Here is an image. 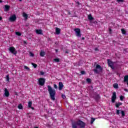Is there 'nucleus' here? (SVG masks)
Masks as SVG:
<instances>
[{
    "label": "nucleus",
    "instance_id": "nucleus-23",
    "mask_svg": "<svg viewBox=\"0 0 128 128\" xmlns=\"http://www.w3.org/2000/svg\"><path fill=\"white\" fill-rule=\"evenodd\" d=\"M32 102H28V108H32Z\"/></svg>",
    "mask_w": 128,
    "mask_h": 128
},
{
    "label": "nucleus",
    "instance_id": "nucleus-6",
    "mask_svg": "<svg viewBox=\"0 0 128 128\" xmlns=\"http://www.w3.org/2000/svg\"><path fill=\"white\" fill-rule=\"evenodd\" d=\"M38 82L40 86H44L46 82V78H40L38 80Z\"/></svg>",
    "mask_w": 128,
    "mask_h": 128
},
{
    "label": "nucleus",
    "instance_id": "nucleus-38",
    "mask_svg": "<svg viewBox=\"0 0 128 128\" xmlns=\"http://www.w3.org/2000/svg\"><path fill=\"white\" fill-rule=\"evenodd\" d=\"M54 88H56V89L58 88V86H56V84H54Z\"/></svg>",
    "mask_w": 128,
    "mask_h": 128
},
{
    "label": "nucleus",
    "instance_id": "nucleus-8",
    "mask_svg": "<svg viewBox=\"0 0 128 128\" xmlns=\"http://www.w3.org/2000/svg\"><path fill=\"white\" fill-rule=\"evenodd\" d=\"M120 114H122V118H124V116H126V113H124V111L122 110H116V114L120 115Z\"/></svg>",
    "mask_w": 128,
    "mask_h": 128
},
{
    "label": "nucleus",
    "instance_id": "nucleus-19",
    "mask_svg": "<svg viewBox=\"0 0 128 128\" xmlns=\"http://www.w3.org/2000/svg\"><path fill=\"white\" fill-rule=\"evenodd\" d=\"M88 19H89L90 20H94V18L92 16V14L88 15Z\"/></svg>",
    "mask_w": 128,
    "mask_h": 128
},
{
    "label": "nucleus",
    "instance_id": "nucleus-7",
    "mask_svg": "<svg viewBox=\"0 0 128 128\" xmlns=\"http://www.w3.org/2000/svg\"><path fill=\"white\" fill-rule=\"evenodd\" d=\"M108 64L109 66L112 68V70H114V62H112L110 60H108Z\"/></svg>",
    "mask_w": 128,
    "mask_h": 128
},
{
    "label": "nucleus",
    "instance_id": "nucleus-41",
    "mask_svg": "<svg viewBox=\"0 0 128 128\" xmlns=\"http://www.w3.org/2000/svg\"><path fill=\"white\" fill-rule=\"evenodd\" d=\"M124 90L125 91V92H128V89H124Z\"/></svg>",
    "mask_w": 128,
    "mask_h": 128
},
{
    "label": "nucleus",
    "instance_id": "nucleus-10",
    "mask_svg": "<svg viewBox=\"0 0 128 128\" xmlns=\"http://www.w3.org/2000/svg\"><path fill=\"white\" fill-rule=\"evenodd\" d=\"M72 128H78V121L76 122H72Z\"/></svg>",
    "mask_w": 128,
    "mask_h": 128
},
{
    "label": "nucleus",
    "instance_id": "nucleus-12",
    "mask_svg": "<svg viewBox=\"0 0 128 128\" xmlns=\"http://www.w3.org/2000/svg\"><path fill=\"white\" fill-rule=\"evenodd\" d=\"M4 94L6 98L10 96V92L8 90V89L5 88Z\"/></svg>",
    "mask_w": 128,
    "mask_h": 128
},
{
    "label": "nucleus",
    "instance_id": "nucleus-30",
    "mask_svg": "<svg viewBox=\"0 0 128 128\" xmlns=\"http://www.w3.org/2000/svg\"><path fill=\"white\" fill-rule=\"evenodd\" d=\"M124 96H120V100H122V101L124 100Z\"/></svg>",
    "mask_w": 128,
    "mask_h": 128
},
{
    "label": "nucleus",
    "instance_id": "nucleus-26",
    "mask_svg": "<svg viewBox=\"0 0 128 128\" xmlns=\"http://www.w3.org/2000/svg\"><path fill=\"white\" fill-rule=\"evenodd\" d=\"M18 108H19V110H22V104H20L18 106Z\"/></svg>",
    "mask_w": 128,
    "mask_h": 128
},
{
    "label": "nucleus",
    "instance_id": "nucleus-43",
    "mask_svg": "<svg viewBox=\"0 0 128 128\" xmlns=\"http://www.w3.org/2000/svg\"><path fill=\"white\" fill-rule=\"evenodd\" d=\"M109 30H110V32H112V29L110 28Z\"/></svg>",
    "mask_w": 128,
    "mask_h": 128
},
{
    "label": "nucleus",
    "instance_id": "nucleus-3",
    "mask_svg": "<svg viewBox=\"0 0 128 128\" xmlns=\"http://www.w3.org/2000/svg\"><path fill=\"white\" fill-rule=\"evenodd\" d=\"M74 31L75 32L76 36H78V38H80L82 36L80 28H76L74 29Z\"/></svg>",
    "mask_w": 128,
    "mask_h": 128
},
{
    "label": "nucleus",
    "instance_id": "nucleus-4",
    "mask_svg": "<svg viewBox=\"0 0 128 128\" xmlns=\"http://www.w3.org/2000/svg\"><path fill=\"white\" fill-rule=\"evenodd\" d=\"M78 123V128H84L86 127V124L84 122H82V121L79 120L78 121H77Z\"/></svg>",
    "mask_w": 128,
    "mask_h": 128
},
{
    "label": "nucleus",
    "instance_id": "nucleus-2",
    "mask_svg": "<svg viewBox=\"0 0 128 128\" xmlns=\"http://www.w3.org/2000/svg\"><path fill=\"white\" fill-rule=\"evenodd\" d=\"M93 72L95 74H98L99 72H102V68L99 64H96V68L93 70Z\"/></svg>",
    "mask_w": 128,
    "mask_h": 128
},
{
    "label": "nucleus",
    "instance_id": "nucleus-32",
    "mask_svg": "<svg viewBox=\"0 0 128 128\" xmlns=\"http://www.w3.org/2000/svg\"><path fill=\"white\" fill-rule=\"evenodd\" d=\"M24 68H25V70H30V68L26 66H24Z\"/></svg>",
    "mask_w": 128,
    "mask_h": 128
},
{
    "label": "nucleus",
    "instance_id": "nucleus-36",
    "mask_svg": "<svg viewBox=\"0 0 128 128\" xmlns=\"http://www.w3.org/2000/svg\"><path fill=\"white\" fill-rule=\"evenodd\" d=\"M30 56H34V54H32V52H30Z\"/></svg>",
    "mask_w": 128,
    "mask_h": 128
},
{
    "label": "nucleus",
    "instance_id": "nucleus-33",
    "mask_svg": "<svg viewBox=\"0 0 128 128\" xmlns=\"http://www.w3.org/2000/svg\"><path fill=\"white\" fill-rule=\"evenodd\" d=\"M81 74H86V72L82 70L80 72Z\"/></svg>",
    "mask_w": 128,
    "mask_h": 128
},
{
    "label": "nucleus",
    "instance_id": "nucleus-42",
    "mask_svg": "<svg viewBox=\"0 0 128 128\" xmlns=\"http://www.w3.org/2000/svg\"><path fill=\"white\" fill-rule=\"evenodd\" d=\"M2 20V18L1 16H0V20Z\"/></svg>",
    "mask_w": 128,
    "mask_h": 128
},
{
    "label": "nucleus",
    "instance_id": "nucleus-25",
    "mask_svg": "<svg viewBox=\"0 0 128 128\" xmlns=\"http://www.w3.org/2000/svg\"><path fill=\"white\" fill-rule=\"evenodd\" d=\"M16 36H22V34L20 32H16Z\"/></svg>",
    "mask_w": 128,
    "mask_h": 128
},
{
    "label": "nucleus",
    "instance_id": "nucleus-48",
    "mask_svg": "<svg viewBox=\"0 0 128 128\" xmlns=\"http://www.w3.org/2000/svg\"><path fill=\"white\" fill-rule=\"evenodd\" d=\"M56 52H58V50H56Z\"/></svg>",
    "mask_w": 128,
    "mask_h": 128
},
{
    "label": "nucleus",
    "instance_id": "nucleus-5",
    "mask_svg": "<svg viewBox=\"0 0 128 128\" xmlns=\"http://www.w3.org/2000/svg\"><path fill=\"white\" fill-rule=\"evenodd\" d=\"M8 50H10V52L12 53L13 54H17V52L16 50V48H14V47H10L8 48Z\"/></svg>",
    "mask_w": 128,
    "mask_h": 128
},
{
    "label": "nucleus",
    "instance_id": "nucleus-40",
    "mask_svg": "<svg viewBox=\"0 0 128 128\" xmlns=\"http://www.w3.org/2000/svg\"><path fill=\"white\" fill-rule=\"evenodd\" d=\"M118 2H122V0H117Z\"/></svg>",
    "mask_w": 128,
    "mask_h": 128
},
{
    "label": "nucleus",
    "instance_id": "nucleus-34",
    "mask_svg": "<svg viewBox=\"0 0 128 128\" xmlns=\"http://www.w3.org/2000/svg\"><path fill=\"white\" fill-rule=\"evenodd\" d=\"M86 82H90V78H86Z\"/></svg>",
    "mask_w": 128,
    "mask_h": 128
},
{
    "label": "nucleus",
    "instance_id": "nucleus-16",
    "mask_svg": "<svg viewBox=\"0 0 128 128\" xmlns=\"http://www.w3.org/2000/svg\"><path fill=\"white\" fill-rule=\"evenodd\" d=\"M36 34H42V30H36Z\"/></svg>",
    "mask_w": 128,
    "mask_h": 128
},
{
    "label": "nucleus",
    "instance_id": "nucleus-1",
    "mask_svg": "<svg viewBox=\"0 0 128 128\" xmlns=\"http://www.w3.org/2000/svg\"><path fill=\"white\" fill-rule=\"evenodd\" d=\"M48 92L50 96V98L52 100H56V90L52 89V86H48Z\"/></svg>",
    "mask_w": 128,
    "mask_h": 128
},
{
    "label": "nucleus",
    "instance_id": "nucleus-45",
    "mask_svg": "<svg viewBox=\"0 0 128 128\" xmlns=\"http://www.w3.org/2000/svg\"><path fill=\"white\" fill-rule=\"evenodd\" d=\"M0 2H2V0H0Z\"/></svg>",
    "mask_w": 128,
    "mask_h": 128
},
{
    "label": "nucleus",
    "instance_id": "nucleus-15",
    "mask_svg": "<svg viewBox=\"0 0 128 128\" xmlns=\"http://www.w3.org/2000/svg\"><path fill=\"white\" fill-rule=\"evenodd\" d=\"M56 34H60V29L56 28Z\"/></svg>",
    "mask_w": 128,
    "mask_h": 128
},
{
    "label": "nucleus",
    "instance_id": "nucleus-46",
    "mask_svg": "<svg viewBox=\"0 0 128 128\" xmlns=\"http://www.w3.org/2000/svg\"><path fill=\"white\" fill-rule=\"evenodd\" d=\"M82 40H84V38H82Z\"/></svg>",
    "mask_w": 128,
    "mask_h": 128
},
{
    "label": "nucleus",
    "instance_id": "nucleus-14",
    "mask_svg": "<svg viewBox=\"0 0 128 128\" xmlns=\"http://www.w3.org/2000/svg\"><path fill=\"white\" fill-rule=\"evenodd\" d=\"M10 10V6L8 5H5L4 12H8Z\"/></svg>",
    "mask_w": 128,
    "mask_h": 128
},
{
    "label": "nucleus",
    "instance_id": "nucleus-37",
    "mask_svg": "<svg viewBox=\"0 0 128 128\" xmlns=\"http://www.w3.org/2000/svg\"><path fill=\"white\" fill-rule=\"evenodd\" d=\"M40 74H41L42 76L44 74V72H40Z\"/></svg>",
    "mask_w": 128,
    "mask_h": 128
},
{
    "label": "nucleus",
    "instance_id": "nucleus-28",
    "mask_svg": "<svg viewBox=\"0 0 128 128\" xmlns=\"http://www.w3.org/2000/svg\"><path fill=\"white\" fill-rule=\"evenodd\" d=\"M96 120V118H92V120L90 122V124H94V122Z\"/></svg>",
    "mask_w": 128,
    "mask_h": 128
},
{
    "label": "nucleus",
    "instance_id": "nucleus-35",
    "mask_svg": "<svg viewBox=\"0 0 128 128\" xmlns=\"http://www.w3.org/2000/svg\"><path fill=\"white\" fill-rule=\"evenodd\" d=\"M62 98L64 100L66 98V96L64 94H62Z\"/></svg>",
    "mask_w": 128,
    "mask_h": 128
},
{
    "label": "nucleus",
    "instance_id": "nucleus-27",
    "mask_svg": "<svg viewBox=\"0 0 128 128\" xmlns=\"http://www.w3.org/2000/svg\"><path fill=\"white\" fill-rule=\"evenodd\" d=\"M32 64L34 66V68H36L38 66V65L36 64L32 63Z\"/></svg>",
    "mask_w": 128,
    "mask_h": 128
},
{
    "label": "nucleus",
    "instance_id": "nucleus-11",
    "mask_svg": "<svg viewBox=\"0 0 128 128\" xmlns=\"http://www.w3.org/2000/svg\"><path fill=\"white\" fill-rule=\"evenodd\" d=\"M16 20V15L12 16L9 18V20H10V22H14Z\"/></svg>",
    "mask_w": 128,
    "mask_h": 128
},
{
    "label": "nucleus",
    "instance_id": "nucleus-9",
    "mask_svg": "<svg viewBox=\"0 0 128 128\" xmlns=\"http://www.w3.org/2000/svg\"><path fill=\"white\" fill-rule=\"evenodd\" d=\"M116 92H114L112 97V102L113 103L114 102H116Z\"/></svg>",
    "mask_w": 128,
    "mask_h": 128
},
{
    "label": "nucleus",
    "instance_id": "nucleus-13",
    "mask_svg": "<svg viewBox=\"0 0 128 128\" xmlns=\"http://www.w3.org/2000/svg\"><path fill=\"white\" fill-rule=\"evenodd\" d=\"M62 88H64V84H62V82H60L58 84V90H62Z\"/></svg>",
    "mask_w": 128,
    "mask_h": 128
},
{
    "label": "nucleus",
    "instance_id": "nucleus-22",
    "mask_svg": "<svg viewBox=\"0 0 128 128\" xmlns=\"http://www.w3.org/2000/svg\"><path fill=\"white\" fill-rule=\"evenodd\" d=\"M124 82H128V76H125L124 77Z\"/></svg>",
    "mask_w": 128,
    "mask_h": 128
},
{
    "label": "nucleus",
    "instance_id": "nucleus-29",
    "mask_svg": "<svg viewBox=\"0 0 128 128\" xmlns=\"http://www.w3.org/2000/svg\"><path fill=\"white\" fill-rule=\"evenodd\" d=\"M54 62H60V58H54Z\"/></svg>",
    "mask_w": 128,
    "mask_h": 128
},
{
    "label": "nucleus",
    "instance_id": "nucleus-20",
    "mask_svg": "<svg viewBox=\"0 0 128 128\" xmlns=\"http://www.w3.org/2000/svg\"><path fill=\"white\" fill-rule=\"evenodd\" d=\"M23 16L26 18V20H28V15L26 12H23Z\"/></svg>",
    "mask_w": 128,
    "mask_h": 128
},
{
    "label": "nucleus",
    "instance_id": "nucleus-31",
    "mask_svg": "<svg viewBox=\"0 0 128 128\" xmlns=\"http://www.w3.org/2000/svg\"><path fill=\"white\" fill-rule=\"evenodd\" d=\"M6 80L7 82H10V76L9 75L6 76Z\"/></svg>",
    "mask_w": 128,
    "mask_h": 128
},
{
    "label": "nucleus",
    "instance_id": "nucleus-21",
    "mask_svg": "<svg viewBox=\"0 0 128 128\" xmlns=\"http://www.w3.org/2000/svg\"><path fill=\"white\" fill-rule=\"evenodd\" d=\"M113 86L114 88H118V84L116 83L114 84Z\"/></svg>",
    "mask_w": 128,
    "mask_h": 128
},
{
    "label": "nucleus",
    "instance_id": "nucleus-17",
    "mask_svg": "<svg viewBox=\"0 0 128 128\" xmlns=\"http://www.w3.org/2000/svg\"><path fill=\"white\" fill-rule=\"evenodd\" d=\"M44 56H46V52L42 51L40 52V56L44 57Z\"/></svg>",
    "mask_w": 128,
    "mask_h": 128
},
{
    "label": "nucleus",
    "instance_id": "nucleus-39",
    "mask_svg": "<svg viewBox=\"0 0 128 128\" xmlns=\"http://www.w3.org/2000/svg\"><path fill=\"white\" fill-rule=\"evenodd\" d=\"M94 50H96V51L98 50V48H94Z\"/></svg>",
    "mask_w": 128,
    "mask_h": 128
},
{
    "label": "nucleus",
    "instance_id": "nucleus-44",
    "mask_svg": "<svg viewBox=\"0 0 128 128\" xmlns=\"http://www.w3.org/2000/svg\"><path fill=\"white\" fill-rule=\"evenodd\" d=\"M30 108H32V110H34V108L33 107H31Z\"/></svg>",
    "mask_w": 128,
    "mask_h": 128
},
{
    "label": "nucleus",
    "instance_id": "nucleus-18",
    "mask_svg": "<svg viewBox=\"0 0 128 128\" xmlns=\"http://www.w3.org/2000/svg\"><path fill=\"white\" fill-rule=\"evenodd\" d=\"M122 104L120 102H119L118 103H116V108H119L120 106H122Z\"/></svg>",
    "mask_w": 128,
    "mask_h": 128
},
{
    "label": "nucleus",
    "instance_id": "nucleus-47",
    "mask_svg": "<svg viewBox=\"0 0 128 128\" xmlns=\"http://www.w3.org/2000/svg\"><path fill=\"white\" fill-rule=\"evenodd\" d=\"M19 0V2H22V0Z\"/></svg>",
    "mask_w": 128,
    "mask_h": 128
},
{
    "label": "nucleus",
    "instance_id": "nucleus-24",
    "mask_svg": "<svg viewBox=\"0 0 128 128\" xmlns=\"http://www.w3.org/2000/svg\"><path fill=\"white\" fill-rule=\"evenodd\" d=\"M121 31H122V34H126V30H124V29H122Z\"/></svg>",
    "mask_w": 128,
    "mask_h": 128
}]
</instances>
